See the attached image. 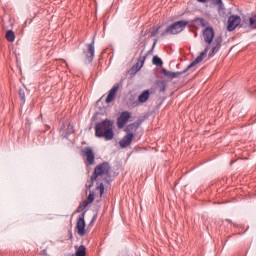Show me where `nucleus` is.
Wrapping results in <instances>:
<instances>
[{
	"mask_svg": "<svg viewBox=\"0 0 256 256\" xmlns=\"http://www.w3.org/2000/svg\"><path fill=\"white\" fill-rule=\"evenodd\" d=\"M123 87V79L120 80V82L116 83L108 92V95L106 97L105 103H113L115 99L117 98V91H119V88Z\"/></svg>",
	"mask_w": 256,
	"mask_h": 256,
	"instance_id": "7",
	"label": "nucleus"
},
{
	"mask_svg": "<svg viewBox=\"0 0 256 256\" xmlns=\"http://www.w3.org/2000/svg\"><path fill=\"white\" fill-rule=\"evenodd\" d=\"M82 153H84V155L86 156V161L88 163V165H95V152H93V148L92 147H85L82 150Z\"/></svg>",
	"mask_w": 256,
	"mask_h": 256,
	"instance_id": "10",
	"label": "nucleus"
},
{
	"mask_svg": "<svg viewBox=\"0 0 256 256\" xmlns=\"http://www.w3.org/2000/svg\"><path fill=\"white\" fill-rule=\"evenodd\" d=\"M239 23H241V17L235 15L230 16L228 18V31H235L239 26Z\"/></svg>",
	"mask_w": 256,
	"mask_h": 256,
	"instance_id": "11",
	"label": "nucleus"
},
{
	"mask_svg": "<svg viewBox=\"0 0 256 256\" xmlns=\"http://www.w3.org/2000/svg\"><path fill=\"white\" fill-rule=\"evenodd\" d=\"M25 127L28 128V129H31V123H26Z\"/></svg>",
	"mask_w": 256,
	"mask_h": 256,
	"instance_id": "32",
	"label": "nucleus"
},
{
	"mask_svg": "<svg viewBox=\"0 0 256 256\" xmlns=\"http://www.w3.org/2000/svg\"><path fill=\"white\" fill-rule=\"evenodd\" d=\"M121 149L129 147V126L126 127V135L119 141Z\"/></svg>",
	"mask_w": 256,
	"mask_h": 256,
	"instance_id": "14",
	"label": "nucleus"
},
{
	"mask_svg": "<svg viewBox=\"0 0 256 256\" xmlns=\"http://www.w3.org/2000/svg\"><path fill=\"white\" fill-rule=\"evenodd\" d=\"M198 3H207V0H197Z\"/></svg>",
	"mask_w": 256,
	"mask_h": 256,
	"instance_id": "33",
	"label": "nucleus"
},
{
	"mask_svg": "<svg viewBox=\"0 0 256 256\" xmlns=\"http://www.w3.org/2000/svg\"><path fill=\"white\" fill-rule=\"evenodd\" d=\"M110 171L111 166L109 165V162H102L99 165H97L94 169V172L91 175L90 180L86 182V188L91 189L93 183L97 181L99 177H103V175H109Z\"/></svg>",
	"mask_w": 256,
	"mask_h": 256,
	"instance_id": "3",
	"label": "nucleus"
},
{
	"mask_svg": "<svg viewBox=\"0 0 256 256\" xmlns=\"http://www.w3.org/2000/svg\"><path fill=\"white\" fill-rule=\"evenodd\" d=\"M113 127V121L107 118L101 122H97L94 127L95 137H98V139H105V141H111L113 137H115Z\"/></svg>",
	"mask_w": 256,
	"mask_h": 256,
	"instance_id": "2",
	"label": "nucleus"
},
{
	"mask_svg": "<svg viewBox=\"0 0 256 256\" xmlns=\"http://www.w3.org/2000/svg\"><path fill=\"white\" fill-rule=\"evenodd\" d=\"M249 23L252 27H256V15L249 19Z\"/></svg>",
	"mask_w": 256,
	"mask_h": 256,
	"instance_id": "24",
	"label": "nucleus"
},
{
	"mask_svg": "<svg viewBox=\"0 0 256 256\" xmlns=\"http://www.w3.org/2000/svg\"><path fill=\"white\" fill-rule=\"evenodd\" d=\"M96 189L100 190V197L103 196V193H105V184H104V182L98 183V185L96 186Z\"/></svg>",
	"mask_w": 256,
	"mask_h": 256,
	"instance_id": "21",
	"label": "nucleus"
},
{
	"mask_svg": "<svg viewBox=\"0 0 256 256\" xmlns=\"http://www.w3.org/2000/svg\"><path fill=\"white\" fill-rule=\"evenodd\" d=\"M221 43H223V38L221 36L216 37L213 42L212 50L209 53V57H213V55H215V53L221 49Z\"/></svg>",
	"mask_w": 256,
	"mask_h": 256,
	"instance_id": "13",
	"label": "nucleus"
},
{
	"mask_svg": "<svg viewBox=\"0 0 256 256\" xmlns=\"http://www.w3.org/2000/svg\"><path fill=\"white\" fill-rule=\"evenodd\" d=\"M85 213H87V211H83L76 222V229H77V233L80 237H85V234L87 233V231L85 230V227H87V225L85 224Z\"/></svg>",
	"mask_w": 256,
	"mask_h": 256,
	"instance_id": "5",
	"label": "nucleus"
},
{
	"mask_svg": "<svg viewBox=\"0 0 256 256\" xmlns=\"http://www.w3.org/2000/svg\"><path fill=\"white\" fill-rule=\"evenodd\" d=\"M165 89H166L165 82H161L160 91L163 92V91H165Z\"/></svg>",
	"mask_w": 256,
	"mask_h": 256,
	"instance_id": "30",
	"label": "nucleus"
},
{
	"mask_svg": "<svg viewBox=\"0 0 256 256\" xmlns=\"http://www.w3.org/2000/svg\"><path fill=\"white\" fill-rule=\"evenodd\" d=\"M189 25L187 20H179L170 24L163 32H161V37H167V35H179L185 31V27Z\"/></svg>",
	"mask_w": 256,
	"mask_h": 256,
	"instance_id": "4",
	"label": "nucleus"
},
{
	"mask_svg": "<svg viewBox=\"0 0 256 256\" xmlns=\"http://www.w3.org/2000/svg\"><path fill=\"white\" fill-rule=\"evenodd\" d=\"M212 3H214V5H223V1L222 0H211Z\"/></svg>",
	"mask_w": 256,
	"mask_h": 256,
	"instance_id": "27",
	"label": "nucleus"
},
{
	"mask_svg": "<svg viewBox=\"0 0 256 256\" xmlns=\"http://www.w3.org/2000/svg\"><path fill=\"white\" fill-rule=\"evenodd\" d=\"M159 29H161V26H157L156 28H154L151 32V37H155L157 33H159Z\"/></svg>",
	"mask_w": 256,
	"mask_h": 256,
	"instance_id": "25",
	"label": "nucleus"
},
{
	"mask_svg": "<svg viewBox=\"0 0 256 256\" xmlns=\"http://www.w3.org/2000/svg\"><path fill=\"white\" fill-rule=\"evenodd\" d=\"M83 211H85V208L81 204H79V206L75 210V213H83Z\"/></svg>",
	"mask_w": 256,
	"mask_h": 256,
	"instance_id": "26",
	"label": "nucleus"
},
{
	"mask_svg": "<svg viewBox=\"0 0 256 256\" xmlns=\"http://www.w3.org/2000/svg\"><path fill=\"white\" fill-rule=\"evenodd\" d=\"M203 37L205 43H208V45L205 47L204 51L193 61L191 62L186 69H184L182 72H171L165 68H162V74L165 75V77H169L170 79H177L180 75H183V73H187L189 69H192V67H195V65H198V63H201L203 61V57L209 53V49H211V44L213 43V39H215V30L213 27L208 26L203 30Z\"/></svg>",
	"mask_w": 256,
	"mask_h": 256,
	"instance_id": "1",
	"label": "nucleus"
},
{
	"mask_svg": "<svg viewBox=\"0 0 256 256\" xmlns=\"http://www.w3.org/2000/svg\"><path fill=\"white\" fill-rule=\"evenodd\" d=\"M128 121H129V111L122 112L117 119L118 129H123V127H125V124H127Z\"/></svg>",
	"mask_w": 256,
	"mask_h": 256,
	"instance_id": "12",
	"label": "nucleus"
},
{
	"mask_svg": "<svg viewBox=\"0 0 256 256\" xmlns=\"http://www.w3.org/2000/svg\"><path fill=\"white\" fill-rule=\"evenodd\" d=\"M151 95L150 90H144L138 97L140 103H147L149 101V96Z\"/></svg>",
	"mask_w": 256,
	"mask_h": 256,
	"instance_id": "17",
	"label": "nucleus"
},
{
	"mask_svg": "<svg viewBox=\"0 0 256 256\" xmlns=\"http://www.w3.org/2000/svg\"><path fill=\"white\" fill-rule=\"evenodd\" d=\"M86 201L91 205V203H93V201H95V193L90 192Z\"/></svg>",
	"mask_w": 256,
	"mask_h": 256,
	"instance_id": "23",
	"label": "nucleus"
},
{
	"mask_svg": "<svg viewBox=\"0 0 256 256\" xmlns=\"http://www.w3.org/2000/svg\"><path fill=\"white\" fill-rule=\"evenodd\" d=\"M143 121H145V118H138L134 123L129 125V144L130 145L135 135H137V129L141 127V125L143 124Z\"/></svg>",
	"mask_w": 256,
	"mask_h": 256,
	"instance_id": "8",
	"label": "nucleus"
},
{
	"mask_svg": "<svg viewBox=\"0 0 256 256\" xmlns=\"http://www.w3.org/2000/svg\"><path fill=\"white\" fill-rule=\"evenodd\" d=\"M153 65H156V67H162L163 66V60L159 56H154L152 58Z\"/></svg>",
	"mask_w": 256,
	"mask_h": 256,
	"instance_id": "20",
	"label": "nucleus"
},
{
	"mask_svg": "<svg viewBox=\"0 0 256 256\" xmlns=\"http://www.w3.org/2000/svg\"><path fill=\"white\" fill-rule=\"evenodd\" d=\"M6 39L9 43H13V41H15V32H13V30H8L6 32Z\"/></svg>",
	"mask_w": 256,
	"mask_h": 256,
	"instance_id": "18",
	"label": "nucleus"
},
{
	"mask_svg": "<svg viewBox=\"0 0 256 256\" xmlns=\"http://www.w3.org/2000/svg\"><path fill=\"white\" fill-rule=\"evenodd\" d=\"M125 73H126L125 75H127L129 73V68L125 69Z\"/></svg>",
	"mask_w": 256,
	"mask_h": 256,
	"instance_id": "34",
	"label": "nucleus"
},
{
	"mask_svg": "<svg viewBox=\"0 0 256 256\" xmlns=\"http://www.w3.org/2000/svg\"><path fill=\"white\" fill-rule=\"evenodd\" d=\"M86 47L87 49L83 50V54L89 63H93V59H95V36L92 38L91 43L86 44Z\"/></svg>",
	"mask_w": 256,
	"mask_h": 256,
	"instance_id": "6",
	"label": "nucleus"
},
{
	"mask_svg": "<svg viewBox=\"0 0 256 256\" xmlns=\"http://www.w3.org/2000/svg\"><path fill=\"white\" fill-rule=\"evenodd\" d=\"M104 183H109V180H107V178H105Z\"/></svg>",
	"mask_w": 256,
	"mask_h": 256,
	"instance_id": "35",
	"label": "nucleus"
},
{
	"mask_svg": "<svg viewBox=\"0 0 256 256\" xmlns=\"http://www.w3.org/2000/svg\"><path fill=\"white\" fill-rule=\"evenodd\" d=\"M73 133H75V126L69 123L67 128L62 132V137H64V139H69V136L73 135Z\"/></svg>",
	"mask_w": 256,
	"mask_h": 256,
	"instance_id": "16",
	"label": "nucleus"
},
{
	"mask_svg": "<svg viewBox=\"0 0 256 256\" xmlns=\"http://www.w3.org/2000/svg\"><path fill=\"white\" fill-rule=\"evenodd\" d=\"M80 205L83 206L84 209H85V208H86L88 205H90V204L88 203L87 200H84V201H82V202L80 203Z\"/></svg>",
	"mask_w": 256,
	"mask_h": 256,
	"instance_id": "29",
	"label": "nucleus"
},
{
	"mask_svg": "<svg viewBox=\"0 0 256 256\" xmlns=\"http://www.w3.org/2000/svg\"><path fill=\"white\" fill-rule=\"evenodd\" d=\"M70 256H73V254H69Z\"/></svg>",
	"mask_w": 256,
	"mask_h": 256,
	"instance_id": "37",
	"label": "nucleus"
},
{
	"mask_svg": "<svg viewBox=\"0 0 256 256\" xmlns=\"http://www.w3.org/2000/svg\"><path fill=\"white\" fill-rule=\"evenodd\" d=\"M146 59H147V56L143 55V52H142L138 57L136 64L130 68L131 75H135V73H137L138 71H141V68L143 67V65H145Z\"/></svg>",
	"mask_w": 256,
	"mask_h": 256,
	"instance_id": "9",
	"label": "nucleus"
},
{
	"mask_svg": "<svg viewBox=\"0 0 256 256\" xmlns=\"http://www.w3.org/2000/svg\"><path fill=\"white\" fill-rule=\"evenodd\" d=\"M74 248L76 249L74 256H87V247L85 245H75Z\"/></svg>",
	"mask_w": 256,
	"mask_h": 256,
	"instance_id": "15",
	"label": "nucleus"
},
{
	"mask_svg": "<svg viewBox=\"0 0 256 256\" xmlns=\"http://www.w3.org/2000/svg\"><path fill=\"white\" fill-rule=\"evenodd\" d=\"M197 21H199L201 27H207V22L204 18H194L193 22L197 23Z\"/></svg>",
	"mask_w": 256,
	"mask_h": 256,
	"instance_id": "22",
	"label": "nucleus"
},
{
	"mask_svg": "<svg viewBox=\"0 0 256 256\" xmlns=\"http://www.w3.org/2000/svg\"><path fill=\"white\" fill-rule=\"evenodd\" d=\"M97 221V214H94L93 217H92V220L90 221V225L92 223H95Z\"/></svg>",
	"mask_w": 256,
	"mask_h": 256,
	"instance_id": "31",
	"label": "nucleus"
},
{
	"mask_svg": "<svg viewBox=\"0 0 256 256\" xmlns=\"http://www.w3.org/2000/svg\"><path fill=\"white\" fill-rule=\"evenodd\" d=\"M129 119H131V114L129 115Z\"/></svg>",
	"mask_w": 256,
	"mask_h": 256,
	"instance_id": "36",
	"label": "nucleus"
},
{
	"mask_svg": "<svg viewBox=\"0 0 256 256\" xmlns=\"http://www.w3.org/2000/svg\"><path fill=\"white\" fill-rule=\"evenodd\" d=\"M33 23V18H30V19H27L25 22H24V25L27 26L28 25H31Z\"/></svg>",
	"mask_w": 256,
	"mask_h": 256,
	"instance_id": "28",
	"label": "nucleus"
},
{
	"mask_svg": "<svg viewBox=\"0 0 256 256\" xmlns=\"http://www.w3.org/2000/svg\"><path fill=\"white\" fill-rule=\"evenodd\" d=\"M18 96L21 101L20 105H25V90L23 88H19L18 90Z\"/></svg>",
	"mask_w": 256,
	"mask_h": 256,
	"instance_id": "19",
	"label": "nucleus"
}]
</instances>
